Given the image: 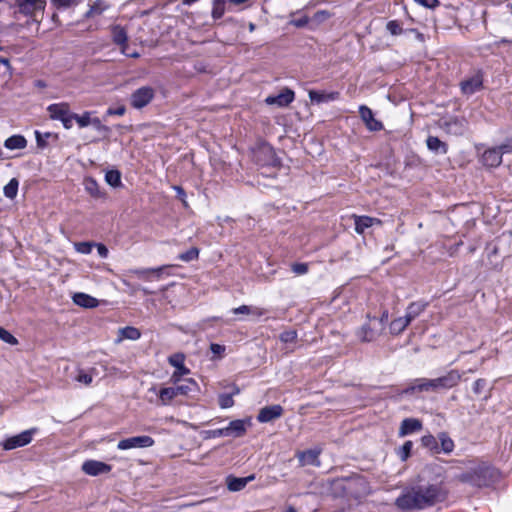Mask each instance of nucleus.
Wrapping results in <instances>:
<instances>
[{
	"label": "nucleus",
	"mask_w": 512,
	"mask_h": 512,
	"mask_svg": "<svg viewBox=\"0 0 512 512\" xmlns=\"http://www.w3.org/2000/svg\"><path fill=\"white\" fill-rule=\"evenodd\" d=\"M445 494V491L438 484L420 486L398 497L396 505L402 509H423L443 500Z\"/></svg>",
	"instance_id": "nucleus-1"
},
{
	"label": "nucleus",
	"mask_w": 512,
	"mask_h": 512,
	"mask_svg": "<svg viewBox=\"0 0 512 512\" xmlns=\"http://www.w3.org/2000/svg\"><path fill=\"white\" fill-rule=\"evenodd\" d=\"M491 471L484 466L478 465L470 471H466L458 476L459 481L473 486L483 487L489 484Z\"/></svg>",
	"instance_id": "nucleus-2"
},
{
	"label": "nucleus",
	"mask_w": 512,
	"mask_h": 512,
	"mask_svg": "<svg viewBox=\"0 0 512 512\" xmlns=\"http://www.w3.org/2000/svg\"><path fill=\"white\" fill-rule=\"evenodd\" d=\"M36 428H31L25 430L17 435L8 437L3 443L2 447L4 450H13L16 448L24 447L31 443L34 434L36 433Z\"/></svg>",
	"instance_id": "nucleus-3"
},
{
	"label": "nucleus",
	"mask_w": 512,
	"mask_h": 512,
	"mask_svg": "<svg viewBox=\"0 0 512 512\" xmlns=\"http://www.w3.org/2000/svg\"><path fill=\"white\" fill-rule=\"evenodd\" d=\"M155 90L150 86H143L135 90L130 97V104L135 109L147 106L154 98Z\"/></svg>",
	"instance_id": "nucleus-4"
},
{
	"label": "nucleus",
	"mask_w": 512,
	"mask_h": 512,
	"mask_svg": "<svg viewBox=\"0 0 512 512\" xmlns=\"http://www.w3.org/2000/svg\"><path fill=\"white\" fill-rule=\"evenodd\" d=\"M255 161L262 166H278L279 159L277 158L274 149L269 145H261L254 152Z\"/></svg>",
	"instance_id": "nucleus-5"
},
{
	"label": "nucleus",
	"mask_w": 512,
	"mask_h": 512,
	"mask_svg": "<svg viewBox=\"0 0 512 512\" xmlns=\"http://www.w3.org/2000/svg\"><path fill=\"white\" fill-rule=\"evenodd\" d=\"M153 445L154 440L152 437L141 435L120 440L117 444V448L119 450H128L133 448H148Z\"/></svg>",
	"instance_id": "nucleus-6"
},
{
	"label": "nucleus",
	"mask_w": 512,
	"mask_h": 512,
	"mask_svg": "<svg viewBox=\"0 0 512 512\" xmlns=\"http://www.w3.org/2000/svg\"><path fill=\"white\" fill-rule=\"evenodd\" d=\"M46 0H17L18 11L25 16H35L43 12Z\"/></svg>",
	"instance_id": "nucleus-7"
},
{
	"label": "nucleus",
	"mask_w": 512,
	"mask_h": 512,
	"mask_svg": "<svg viewBox=\"0 0 512 512\" xmlns=\"http://www.w3.org/2000/svg\"><path fill=\"white\" fill-rule=\"evenodd\" d=\"M168 361L176 368L174 373L171 375L170 381L173 384H178L183 376L190 373V370L184 365V356L183 354H174L169 357Z\"/></svg>",
	"instance_id": "nucleus-8"
},
{
	"label": "nucleus",
	"mask_w": 512,
	"mask_h": 512,
	"mask_svg": "<svg viewBox=\"0 0 512 512\" xmlns=\"http://www.w3.org/2000/svg\"><path fill=\"white\" fill-rule=\"evenodd\" d=\"M82 471L89 476H98L101 474H107L112 470L111 465L98 461V460H87L83 462L81 466Z\"/></svg>",
	"instance_id": "nucleus-9"
},
{
	"label": "nucleus",
	"mask_w": 512,
	"mask_h": 512,
	"mask_svg": "<svg viewBox=\"0 0 512 512\" xmlns=\"http://www.w3.org/2000/svg\"><path fill=\"white\" fill-rule=\"evenodd\" d=\"M250 426L251 420L249 418L233 420L227 427H224L225 437H242Z\"/></svg>",
	"instance_id": "nucleus-10"
},
{
	"label": "nucleus",
	"mask_w": 512,
	"mask_h": 512,
	"mask_svg": "<svg viewBox=\"0 0 512 512\" xmlns=\"http://www.w3.org/2000/svg\"><path fill=\"white\" fill-rule=\"evenodd\" d=\"M462 374L458 370H450L445 375L435 378L437 390L451 389L461 381Z\"/></svg>",
	"instance_id": "nucleus-11"
},
{
	"label": "nucleus",
	"mask_w": 512,
	"mask_h": 512,
	"mask_svg": "<svg viewBox=\"0 0 512 512\" xmlns=\"http://www.w3.org/2000/svg\"><path fill=\"white\" fill-rule=\"evenodd\" d=\"M359 114L366 128L369 131L376 132L383 129L382 122L374 117V114L369 107L361 105L359 107Z\"/></svg>",
	"instance_id": "nucleus-12"
},
{
	"label": "nucleus",
	"mask_w": 512,
	"mask_h": 512,
	"mask_svg": "<svg viewBox=\"0 0 512 512\" xmlns=\"http://www.w3.org/2000/svg\"><path fill=\"white\" fill-rule=\"evenodd\" d=\"M373 322H376V318H371L369 323L364 324L358 331L357 335L362 342H370L375 340L381 335V328H378Z\"/></svg>",
	"instance_id": "nucleus-13"
},
{
	"label": "nucleus",
	"mask_w": 512,
	"mask_h": 512,
	"mask_svg": "<svg viewBox=\"0 0 512 512\" xmlns=\"http://www.w3.org/2000/svg\"><path fill=\"white\" fill-rule=\"evenodd\" d=\"M429 391H438L436 387L435 379H427V378H419L414 380L411 385L405 389V393H414V392H429Z\"/></svg>",
	"instance_id": "nucleus-14"
},
{
	"label": "nucleus",
	"mask_w": 512,
	"mask_h": 512,
	"mask_svg": "<svg viewBox=\"0 0 512 512\" xmlns=\"http://www.w3.org/2000/svg\"><path fill=\"white\" fill-rule=\"evenodd\" d=\"M294 97V92L289 88H285L276 96H268L265 99V102L268 105H277L279 107H285L288 106L294 100Z\"/></svg>",
	"instance_id": "nucleus-15"
},
{
	"label": "nucleus",
	"mask_w": 512,
	"mask_h": 512,
	"mask_svg": "<svg viewBox=\"0 0 512 512\" xmlns=\"http://www.w3.org/2000/svg\"><path fill=\"white\" fill-rule=\"evenodd\" d=\"M282 414L283 408L280 405L266 406L259 411L257 420L260 423H267L281 417Z\"/></svg>",
	"instance_id": "nucleus-16"
},
{
	"label": "nucleus",
	"mask_w": 512,
	"mask_h": 512,
	"mask_svg": "<svg viewBox=\"0 0 512 512\" xmlns=\"http://www.w3.org/2000/svg\"><path fill=\"white\" fill-rule=\"evenodd\" d=\"M354 224H355V231L358 234H363L366 229L374 226V225H380L381 220L378 218H373L370 216H357L353 215Z\"/></svg>",
	"instance_id": "nucleus-17"
},
{
	"label": "nucleus",
	"mask_w": 512,
	"mask_h": 512,
	"mask_svg": "<svg viewBox=\"0 0 512 512\" xmlns=\"http://www.w3.org/2000/svg\"><path fill=\"white\" fill-rule=\"evenodd\" d=\"M149 392L155 394L159 398V405H169L171 401L177 397L174 387H164L160 390H157L155 386L149 389Z\"/></svg>",
	"instance_id": "nucleus-18"
},
{
	"label": "nucleus",
	"mask_w": 512,
	"mask_h": 512,
	"mask_svg": "<svg viewBox=\"0 0 512 512\" xmlns=\"http://www.w3.org/2000/svg\"><path fill=\"white\" fill-rule=\"evenodd\" d=\"M422 429V422L416 418H406L401 422L399 428V436L404 437L406 435L418 432Z\"/></svg>",
	"instance_id": "nucleus-19"
},
{
	"label": "nucleus",
	"mask_w": 512,
	"mask_h": 512,
	"mask_svg": "<svg viewBox=\"0 0 512 512\" xmlns=\"http://www.w3.org/2000/svg\"><path fill=\"white\" fill-rule=\"evenodd\" d=\"M483 165L488 167H497L502 162L501 151L497 148H490L484 151L481 157Z\"/></svg>",
	"instance_id": "nucleus-20"
},
{
	"label": "nucleus",
	"mask_w": 512,
	"mask_h": 512,
	"mask_svg": "<svg viewBox=\"0 0 512 512\" xmlns=\"http://www.w3.org/2000/svg\"><path fill=\"white\" fill-rule=\"evenodd\" d=\"M73 303L83 308H96L99 300L89 294L78 292L72 296Z\"/></svg>",
	"instance_id": "nucleus-21"
},
{
	"label": "nucleus",
	"mask_w": 512,
	"mask_h": 512,
	"mask_svg": "<svg viewBox=\"0 0 512 512\" xmlns=\"http://www.w3.org/2000/svg\"><path fill=\"white\" fill-rule=\"evenodd\" d=\"M111 35L113 42L121 47L122 53H126L128 40L126 30L120 25H115L111 28Z\"/></svg>",
	"instance_id": "nucleus-22"
},
{
	"label": "nucleus",
	"mask_w": 512,
	"mask_h": 512,
	"mask_svg": "<svg viewBox=\"0 0 512 512\" xmlns=\"http://www.w3.org/2000/svg\"><path fill=\"white\" fill-rule=\"evenodd\" d=\"M319 454H320V451L310 449V450H306L303 452H299L297 454V457L299 459L301 466H307V465L320 466Z\"/></svg>",
	"instance_id": "nucleus-23"
},
{
	"label": "nucleus",
	"mask_w": 512,
	"mask_h": 512,
	"mask_svg": "<svg viewBox=\"0 0 512 512\" xmlns=\"http://www.w3.org/2000/svg\"><path fill=\"white\" fill-rule=\"evenodd\" d=\"M482 78L480 75H474L473 77L461 82V90L464 94L471 95L482 88Z\"/></svg>",
	"instance_id": "nucleus-24"
},
{
	"label": "nucleus",
	"mask_w": 512,
	"mask_h": 512,
	"mask_svg": "<svg viewBox=\"0 0 512 512\" xmlns=\"http://www.w3.org/2000/svg\"><path fill=\"white\" fill-rule=\"evenodd\" d=\"M47 110L52 119L61 121L70 112V106L66 102L55 103L49 105Z\"/></svg>",
	"instance_id": "nucleus-25"
},
{
	"label": "nucleus",
	"mask_w": 512,
	"mask_h": 512,
	"mask_svg": "<svg viewBox=\"0 0 512 512\" xmlns=\"http://www.w3.org/2000/svg\"><path fill=\"white\" fill-rule=\"evenodd\" d=\"M339 93L338 92H322V91H315L310 90L309 91V98L311 102L320 104L324 102L334 101L338 99Z\"/></svg>",
	"instance_id": "nucleus-26"
},
{
	"label": "nucleus",
	"mask_w": 512,
	"mask_h": 512,
	"mask_svg": "<svg viewBox=\"0 0 512 512\" xmlns=\"http://www.w3.org/2000/svg\"><path fill=\"white\" fill-rule=\"evenodd\" d=\"M255 478L254 475H250L243 478H237V477H228L227 487L230 491H240L242 490L250 481H252Z\"/></svg>",
	"instance_id": "nucleus-27"
},
{
	"label": "nucleus",
	"mask_w": 512,
	"mask_h": 512,
	"mask_svg": "<svg viewBox=\"0 0 512 512\" xmlns=\"http://www.w3.org/2000/svg\"><path fill=\"white\" fill-rule=\"evenodd\" d=\"M88 6L89 9L85 14L88 18L99 16L108 8V4L105 0H90Z\"/></svg>",
	"instance_id": "nucleus-28"
},
{
	"label": "nucleus",
	"mask_w": 512,
	"mask_h": 512,
	"mask_svg": "<svg viewBox=\"0 0 512 512\" xmlns=\"http://www.w3.org/2000/svg\"><path fill=\"white\" fill-rule=\"evenodd\" d=\"M140 336H141V333H140L139 329H137L135 327L127 326L124 328H120L118 330V338L116 340V343H120L124 339L138 340L140 338Z\"/></svg>",
	"instance_id": "nucleus-29"
},
{
	"label": "nucleus",
	"mask_w": 512,
	"mask_h": 512,
	"mask_svg": "<svg viewBox=\"0 0 512 512\" xmlns=\"http://www.w3.org/2000/svg\"><path fill=\"white\" fill-rule=\"evenodd\" d=\"M4 146L9 150H21L27 146V140L22 135H13L5 140Z\"/></svg>",
	"instance_id": "nucleus-30"
},
{
	"label": "nucleus",
	"mask_w": 512,
	"mask_h": 512,
	"mask_svg": "<svg viewBox=\"0 0 512 512\" xmlns=\"http://www.w3.org/2000/svg\"><path fill=\"white\" fill-rule=\"evenodd\" d=\"M96 374L97 372L95 368H91L89 370L78 369L74 380L82 385L89 386Z\"/></svg>",
	"instance_id": "nucleus-31"
},
{
	"label": "nucleus",
	"mask_w": 512,
	"mask_h": 512,
	"mask_svg": "<svg viewBox=\"0 0 512 512\" xmlns=\"http://www.w3.org/2000/svg\"><path fill=\"white\" fill-rule=\"evenodd\" d=\"M445 129L450 134L461 135L466 130V124L463 120L452 119L445 123Z\"/></svg>",
	"instance_id": "nucleus-32"
},
{
	"label": "nucleus",
	"mask_w": 512,
	"mask_h": 512,
	"mask_svg": "<svg viewBox=\"0 0 512 512\" xmlns=\"http://www.w3.org/2000/svg\"><path fill=\"white\" fill-rule=\"evenodd\" d=\"M426 308V304L422 302H412L409 304L406 310L405 318L411 322L417 316H419Z\"/></svg>",
	"instance_id": "nucleus-33"
},
{
	"label": "nucleus",
	"mask_w": 512,
	"mask_h": 512,
	"mask_svg": "<svg viewBox=\"0 0 512 512\" xmlns=\"http://www.w3.org/2000/svg\"><path fill=\"white\" fill-rule=\"evenodd\" d=\"M427 147L429 150L439 154H445L447 152V145L442 142L438 137L429 136L427 138Z\"/></svg>",
	"instance_id": "nucleus-34"
},
{
	"label": "nucleus",
	"mask_w": 512,
	"mask_h": 512,
	"mask_svg": "<svg viewBox=\"0 0 512 512\" xmlns=\"http://www.w3.org/2000/svg\"><path fill=\"white\" fill-rule=\"evenodd\" d=\"M234 314H243V315H252L256 317H261L265 314V310L259 307L249 306V305H241L237 308L232 309Z\"/></svg>",
	"instance_id": "nucleus-35"
},
{
	"label": "nucleus",
	"mask_w": 512,
	"mask_h": 512,
	"mask_svg": "<svg viewBox=\"0 0 512 512\" xmlns=\"http://www.w3.org/2000/svg\"><path fill=\"white\" fill-rule=\"evenodd\" d=\"M85 190L94 198L104 197L99 184L93 178H86L84 180Z\"/></svg>",
	"instance_id": "nucleus-36"
},
{
	"label": "nucleus",
	"mask_w": 512,
	"mask_h": 512,
	"mask_svg": "<svg viewBox=\"0 0 512 512\" xmlns=\"http://www.w3.org/2000/svg\"><path fill=\"white\" fill-rule=\"evenodd\" d=\"M438 439L440 441V452H444L446 454H449L454 449V442L453 440L448 436L446 432H441L438 435Z\"/></svg>",
	"instance_id": "nucleus-37"
},
{
	"label": "nucleus",
	"mask_w": 512,
	"mask_h": 512,
	"mask_svg": "<svg viewBox=\"0 0 512 512\" xmlns=\"http://www.w3.org/2000/svg\"><path fill=\"white\" fill-rule=\"evenodd\" d=\"M409 324L410 322L404 316L396 318L390 324V332L394 335H398L402 333Z\"/></svg>",
	"instance_id": "nucleus-38"
},
{
	"label": "nucleus",
	"mask_w": 512,
	"mask_h": 512,
	"mask_svg": "<svg viewBox=\"0 0 512 512\" xmlns=\"http://www.w3.org/2000/svg\"><path fill=\"white\" fill-rule=\"evenodd\" d=\"M19 182L16 178L11 179L3 189L4 195L9 199H14L18 192Z\"/></svg>",
	"instance_id": "nucleus-39"
},
{
	"label": "nucleus",
	"mask_w": 512,
	"mask_h": 512,
	"mask_svg": "<svg viewBox=\"0 0 512 512\" xmlns=\"http://www.w3.org/2000/svg\"><path fill=\"white\" fill-rule=\"evenodd\" d=\"M174 386L176 395H187L196 387V382L193 379H188L184 384Z\"/></svg>",
	"instance_id": "nucleus-40"
},
{
	"label": "nucleus",
	"mask_w": 512,
	"mask_h": 512,
	"mask_svg": "<svg viewBox=\"0 0 512 512\" xmlns=\"http://www.w3.org/2000/svg\"><path fill=\"white\" fill-rule=\"evenodd\" d=\"M105 181L112 187L121 186V174L118 170H110L105 174Z\"/></svg>",
	"instance_id": "nucleus-41"
},
{
	"label": "nucleus",
	"mask_w": 512,
	"mask_h": 512,
	"mask_svg": "<svg viewBox=\"0 0 512 512\" xmlns=\"http://www.w3.org/2000/svg\"><path fill=\"white\" fill-rule=\"evenodd\" d=\"M421 443L424 447L430 449L434 453H440L438 442L432 435H425L421 438Z\"/></svg>",
	"instance_id": "nucleus-42"
},
{
	"label": "nucleus",
	"mask_w": 512,
	"mask_h": 512,
	"mask_svg": "<svg viewBox=\"0 0 512 512\" xmlns=\"http://www.w3.org/2000/svg\"><path fill=\"white\" fill-rule=\"evenodd\" d=\"M413 448L412 441H406L401 447L397 449V455L402 461H406Z\"/></svg>",
	"instance_id": "nucleus-43"
},
{
	"label": "nucleus",
	"mask_w": 512,
	"mask_h": 512,
	"mask_svg": "<svg viewBox=\"0 0 512 512\" xmlns=\"http://www.w3.org/2000/svg\"><path fill=\"white\" fill-rule=\"evenodd\" d=\"M198 257H199V249L196 247H192L188 251L178 255V259H180L183 262H190V261L198 259Z\"/></svg>",
	"instance_id": "nucleus-44"
},
{
	"label": "nucleus",
	"mask_w": 512,
	"mask_h": 512,
	"mask_svg": "<svg viewBox=\"0 0 512 512\" xmlns=\"http://www.w3.org/2000/svg\"><path fill=\"white\" fill-rule=\"evenodd\" d=\"M92 112L86 111L81 115L75 114V121L80 128L87 127L91 125L92 120Z\"/></svg>",
	"instance_id": "nucleus-45"
},
{
	"label": "nucleus",
	"mask_w": 512,
	"mask_h": 512,
	"mask_svg": "<svg viewBox=\"0 0 512 512\" xmlns=\"http://www.w3.org/2000/svg\"><path fill=\"white\" fill-rule=\"evenodd\" d=\"M94 245L92 242H77L74 244V248L81 254H90Z\"/></svg>",
	"instance_id": "nucleus-46"
},
{
	"label": "nucleus",
	"mask_w": 512,
	"mask_h": 512,
	"mask_svg": "<svg viewBox=\"0 0 512 512\" xmlns=\"http://www.w3.org/2000/svg\"><path fill=\"white\" fill-rule=\"evenodd\" d=\"M386 29L393 36L400 35L403 31L401 24L396 20H391L386 24Z\"/></svg>",
	"instance_id": "nucleus-47"
},
{
	"label": "nucleus",
	"mask_w": 512,
	"mask_h": 512,
	"mask_svg": "<svg viewBox=\"0 0 512 512\" xmlns=\"http://www.w3.org/2000/svg\"><path fill=\"white\" fill-rule=\"evenodd\" d=\"M221 408L226 409L234 405L233 394H221L218 399Z\"/></svg>",
	"instance_id": "nucleus-48"
},
{
	"label": "nucleus",
	"mask_w": 512,
	"mask_h": 512,
	"mask_svg": "<svg viewBox=\"0 0 512 512\" xmlns=\"http://www.w3.org/2000/svg\"><path fill=\"white\" fill-rule=\"evenodd\" d=\"M0 339L10 345H16L18 343L17 339L9 331L2 327H0Z\"/></svg>",
	"instance_id": "nucleus-49"
},
{
	"label": "nucleus",
	"mask_w": 512,
	"mask_h": 512,
	"mask_svg": "<svg viewBox=\"0 0 512 512\" xmlns=\"http://www.w3.org/2000/svg\"><path fill=\"white\" fill-rule=\"evenodd\" d=\"M280 340L284 343H294L297 340V333L294 330L284 331L280 334Z\"/></svg>",
	"instance_id": "nucleus-50"
},
{
	"label": "nucleus",
	"mask_w": 512,
	"mask_h": 512,
	"mask_svg": "<svg viewBox=\"0 0 512 512\" xmlns=\"http://www.w3.org/2000/svg\"><path fill=\"white\" fill-rule=\"evenodd\" d=\"M132 275H135L139 278L149 280L151 276V268H143V269H132L129 271Z\"/></svg>",
	"instance_id": "nucleus-51"
},
{
	"label": "nucleus",
	"mask_w": 512,
	"mask_h": 512,
	"mask_svg": "<svg viewBox=\"0 0 512 512\" xmlns=\"http://www.w3.org/2000/svg\"><path fill=\"white\" fill-rule=\"evenodd\" d=\"M51 1L57 7L68 8V7L75 6V5L79 4L83 0H51Z\"/></svg>",
	"instance_id": "nucleus-52"
},
{
	"label": "nucleus",
	"mask_w": 512,
	"mask_h": 512,
	"mask_svg": "<svg viewBox=\"0 0 512 512\" xmlns=\"http://www.w3.org/2000/svg\"><path fill=\"white\" fill-rule=\"evenodd\" d=\"M0 75L3 77L10 75V64L6 58H0Z\"/></svg>",
	"instance_id": "nucleus-53"
},
{
	"label": "nucleus",
	"mask_w": 512,
	"mask_h": 512,
	"mask_svg": "<svg viewBox=\"0 0 512 512\" xmlns=\"http://www.w3.org/2000/svg\"><path fill=\"white\" fill-rule=\"evenodd\" d=\"M205 438H218V437H225L224 428L214 429V430H208L204 432Z\"/></svg>",
	"instance_id": "nucleus-54"
},
{
	"label": "nucleus",
	"mask_w": 512,
	"mask_h": 512,
	"mask_svg": "<svg viewBox=\"0 0 512 512\" xmlns=\"http://www.w3.org/2000/svg\"><path fill=\"white\" fill-rule=\"evenodd\" d=\"M292 271L295 274L303 275L306 274L308 271V266L305 263H295L292 265Z\"/></svg>",
	"instance_id": "nucleus-55"
},
{
	"label": "nucleus",
	"mask_w": 512,
	"mask_h": 512,
	"mask_svg": "<svg viewBox=\"0 0 512 512\" xmlns=\"http://www.w3.org/2000/svg\"><path fill=\"white\" fill-rule=\"evenodd\" d=\"M329 17H330L329 12H327L325 10H321V11H317L314 14L312 20L317 22V23H321V22L327 20Z\"/></svg>",
	"instance_id": "nucleus-56"
},
{
	"label": "nucleus",
	"mask_w": 512,
	"mask_h": 512,
	"mask_svg": "<svg viewBox=\"0 0 512 512\" xmlns=\"http://www.w3.org/2000/svg\"><path fill=\"white\" fill-rule=\"evenodd\" d=\"M414 1L416 3H418L419 5L426 7V8H430V9H434L437 6H439V4H440L438 0H414Z\"/></svg>",
	"instance_id": "nucleus-57"
},
{
	"label": "nucleus",
	"mask_w": 512,
	"mask_h": 512,
	"mask_svg": "<svg viewBox=\"0 0 512 512\" xmlns=\"http://www.w3.org/2000/svg\"><path fill=\"white\" fill-rule=\"evenodd\" d=\"M125 111H126V108L125 106L121 105L117 108H108L107 111H106V115L108 116H113V115H117V116H122L125 114Z\"/></svg>",
	"instance_id": "nucleus-58"
},
{
	"label": "nucleus",
	"mask_w": 512,
	"mask_h": 512,
	"mask_svg": "<svg viewBox=\"0 0 512 512\" xmlns=\"http://www.w3.org/2000/svg\"><path fill=\"white\" fill-rule=\"evenodd\" d=\"M73 120H75V113L69 112L68 115L61 120V122L66 129H70L73 126Z\"/></svg>",
	"instance_id": "nucleus-59"
},
{
	"label": "nucleus",
	"mask_w": 512,
	"mask_h": 512,
	"mask_svg": "<svg viewBox=\"0 0 512 512\" xmlns=\"http://www.w3.org/2000/svg\"><path fill=\"white\" fill-rule=\"evenodd\" d=\"M388 321V311L385 310L382 313V316L379 320L376 319V322H373L378 328H381V332H383L385 323Z\"/></svg>",
	"instance_id": "nucleus-60"
},
{
	"label": "nucleus",
	"mask_w": 512,
	"mask_h": 512,
	"mask_svg": "<svg viewBox=\"0 0 512 512\" xmlns=\"http://www.w3.org/2000/svg\"><path fill=\"white\" fill-rule=\"evenodd\" d=\"M210 350L214 355L221 357L225 352V347L223 345L213 343L210 346Z\"/></svg>",
	"instance_id": "nucleus-61"
},
{
	"label": "nucleus",
	"mask_w": 512,
	"mask_h": 512,
	"mask_svg": "<svg viewBox=\"0 0 512 512\" xmlns=\"http://www.w3.org/2000/svg\"><path fill=\"white\" fill-rule=\"evenodd\" d=\"M485 386H486L485 380H483V379L476 380L473 384L474 393L480 394L483 391V389L485 388Z\"/></svg>",
	"instance_id": "nucleus-62"
},
{
	"label": "nucleus",
	"mask_w": 512,
	"mask_h": 512,
	"mask_svg": "<svg viewBox=\"0 0 512 512\" xmlns=\"http://www.w3.org/2000/svg\"><path fill=\"white\" fill-rule=\"evenodd\" d=\"M292 25L295 27L301 28L306 26L309 23V18L307 16H303L299 19L292 20Z\"/></svg>",
	"instance_id": "nucleus-63"
},
{
	"label": "nucleus",
	"mask_w": 512,
	"mask_h": 512,
	"mask_svg": "<svg viewBox=\"0 0 512 512\" xmlns=\"http://www.w3.org/2000/svg\"><path fill=\"white\" fill-rule=\"evenodd\" d=\"M91 121V125L94 126L98 131H108V127L103 125L99 118H92Z\"/></svg>",
	"instance_id": "nucleus-64"
}]
</instances>
